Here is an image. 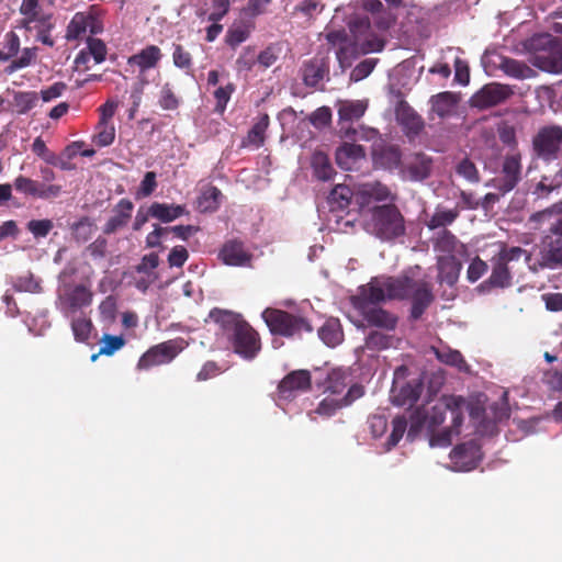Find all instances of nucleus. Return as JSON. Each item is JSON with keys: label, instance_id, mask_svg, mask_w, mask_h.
<instances>
[{"label": "nucleus", "instance_id": "obj_1", "mask_svg": "<svg viewBox=\"0 0 562 562\" xmlns=\"http://www.w3.org/2000/svg\"><path fill=\"white\" fill-rule=\"evenodd\" d=\"M392 299L412 300V314L418 317L431 302L432 295L425 282H413L407 277L382 276L360 286L358 294L351 297V304L353 313L362 316L369 325L391 330L396 326V317L378 307L376 304Z\"/></svg>", "mask_w": 562, "mask_h": 562}, {"label": "nucleus", "instance_id": "obj_2", "mask_svg": "<svg viewBox=\"0 0 562 562\" xmlns=\"http://www.w3.org/2000/svg\"><path fill=\"white\" fill-rule=\"evenodd\" d=\"M483 408L472 404L461 396H442L424 412H416L412 419L408 437H412L417 427L434 431L436 427L447 423L438 432L429 438L431 447H448L465 427V420L476 428L481 422Z\"/></svg>", "mask_w": 562, "mask_h": 562}, {"label": "nucleus", "instance_id": "obj_3", "mask_svg": "<svg viewBox=\"0 0 562 562\" xmlns=\"http://www.w3.org/2000/svg\"><path fill=\"white\" fill-rule=\"evenodd\" d=\"M323 394L318 406L310 413L312 419L314 415L329 417L350 405L363 395V387L353 381L349 369H334L325 381Z\"/></svg>", "mask_w": 562, "mask_h": 562}, {"label": "nucleus", "instance_id": "obj_4", "mask_svg": "<svg viewBox=\"0 0 562 562\" xmlns=\"http://www.w3.org/2000/svg\"><path fill=\"white\" fill-rule=\"evenodd\" d=\"M350 31L352 38L344 31H334L326 35L328 43L337 48L336 56L342 68L349 67L358 55L380 52L384 46L382 40L370 33V24L366 20L353 23Z\"/></svg>", "mask_w": 562, "mask_h": 562}, {"label": "nucleus", "instance_id": "obj_5", "mask_svg": "<svg viewBox=\"0 0 562 562\" xmlns=\"http://www.w3.org/2000/svg\"><path fill=\"white\" fill-rule=\"evenodd\" d=\"M209 319L218 326L222 335L227 338L234 351L245 359H252L260 350V341L256 331L239 315L218 308L209 314Z\"/></svg>", "mask_w": 562, "mask_h": 562}, {"label": "nucleus", "instance_id": "obj_6", "mask_svg": "<svg viewBox=\"0 0 562 562\" xmlns=\"http://www.w3.org/2000/svg\"><path fill=\"white\" fill-rule=\"evenodd\" d=\"M364 229L382 240H391L405 233L404 217L393 204L374 207L362 217Z\"/></svg>", "mask_w": 562, "mask_h": 562}, {"label": "nucleus", "instance_id": "obj_7", "mask_svg": "<svg viewBox=\"0 0 562 562\" xmlns=\"http://www.w3.org/2000/svg\"><path fill=\"white\" fill-rule=\"evenodd\" d=\"M553 40L549 34H540L528 41V48L535 50L530 63L548 72L562 71V53L552 47Z\"/></svg>", "mask_w": 562, "mask_h": 562}, {"label": "nucleus", "instance_id": "obj_8", "mask_svg": "<svg viewBox=\"0 0 562 562\" xmlns=\"http://www.w3.org/2000/svg\"><path fill=\"white\" fill-rule=\"evenodd\" d=\"M92 300L93 293L88 286L83 284H65L58 289L56 307L66 317H70L79 310L89 306Z\"/></svg>", "mask_w": 562, "mask_h": 562}, {"label": "nucleus", "instance_id": "obj_9", "mask_svg": "<svg viewBox=\"0 0 562 562\" xmlns=\"http://www.w3.org/2000/svg\"><path fill=\"white\" fill-rule=\"evenodd\" d=\"M262 318L272 334L293 336L303 330H312V327L304 318L280 310L266 308L262 312Z\"/></svg>", "mask_w": 562, "mask_h": 562}, {"label": "nucleus", "instance_id": "obj_10", "mask_svg": "<svg viewBox=\"0 0 562 562\" xmlns=\"http://www.w3.org/2000/svg\"><path fill=\"white\" fill-rule=\"evenodd\" d=\"M355 200L363 216L364 213H370L374 207H381L378 203L391 204L395 200V195L381 182H367L357 187Z\"/></svg>", "mask_w": 562, "mask_h": 562}, {"label": "nucleus", "instance_id": "obj_11", "mask_svg": "<svg viewBox=\"0 0 562 562\" xmlns=\"http://www.w3.org/2000/svg\"><path fill=\"white\" fill-rule=\"evenodd\" d=\"M186 348L182 339L168 340L148 349L138 360L139 370H148L151 367L161 366L172 361L179 352Z\"/></svg>", "mask_w": 562, "mask_h": 562}, {"label": "nucleus", "instance_id": "obj_12", "mask_svg": "<svg viewBox=\"0 0 562 562\" xmlns=\"http://www.w3.org/2000/svg\"><path fill=\"white\" fill-rule=\"evenodd\" d=\"M532 146L542 159H557L562 149V127L551 125L540 128L533 137Z\"/></svg>", "mask_w": 562, "mask_h": 562}, {"label": "nucleus", "instance_id": "obj_13", "mask_svg": "<svg viewBox=\"0 0 562 562\" xmlns=\"http://www.w3.org/2000/svg\"><path fill=\"white\" fill-rule=\"evenodd\" d=\"M87 30L92 34H98L103 30V25L93 8L87 12H77L72 16L67 26L66 38L68 41L77 40L86 34Z\"/></svg>", "mask_w": 562, "mask_h": 562}, {"label": "nucleus", "instance_id": "obj_14", "mask_svg": "<svg viewBox=\"0 0 562 562\" xmlns=\"http://www.w3.org/2000/svg\"><path fill=\"white\" fill-rule=\"evenodd\" d=\"M541 255L540 267L562 263V221H558L551 233L543 239Z\"/></svg>", "mask_w": 562, "mask_h": 562}, {"label": "nucleus", "instance_id": "obj_15", "mask_svg": "<svg viewBox=\"0 0 562 562\" xmlns=\"http://www.w3.org/2000/svg\"><path fill=\"white\" fill-rule=\"evenodd\" d=\"M311 386V375L306 370H297L288 374L278 386L279 398L289 401Z\"/></svg>", "mask_w": 562, "mask_h": 562}, {"label": "nucleus", "instance_id": "obj_16", "mask_svg": "<svg viewBox=\"0 0 562 562\" xmlns=\"http://www.w3.org/2000/svg\"><path fill=\"white\" fill-rule=\"evenodd\" d=\"M512 94V90L501 83H490L484 86L471 99L474 106L486 109L505 101Z\"/></svg>", "mask_w": 562, "mask_h": 562}, {"label": "nucleus", "instance_id": "obj_17", "mask_svg": "<svg viewBox=\"0 0 562 562\" xmlns=\"http://www.w3.org/2000/svg\"><path fill=\"white\" fill-rule=\"evenodd\" d=\"M23 25L29 32H35L36 40L45 45L53 46L54 42L49 36V32L54 27L52 14L35 13L23 18Z\"/></svg>", "mask_w": 562, "mask_h": 562}, {"label": "nucleus", "instance_id": "obj_18", "mask_svg": "<svg viewBox=\"0 0 562 562\" xmlns=\"http://www.w3.org/2000/svg\"><path fill=\"white\" fill-rule=\"evenodd\" d=\"M218 256L224 265L233 267H248L252 260V255L238 241L226 243Z\"/></svg>", "mask_w": 562, "mask_h": 562}, {"label": "nucleus", "instance_id": "obj_19", "mask_svg": "<svg viewBox=\"0 0 562 562\" xmlns=\"http://www.w3.org/2000/svg\"><path fill=\"white\" fill-rule=\"evenodd\" d=\"M521 171V156L519 153L507 155L502 167V183L497 187L503 192L510 191L519 181Z\"/></svg>", "mask_w": 562, "mask_h": 562}, {"label": "nucleus", "instance_id": "obj_20", "mask_svg": "<svg viewBox=\"0 0 562 562\" xmlns=\"http://www.w3.org/2000/svg\"><path fill=\"white\" fill-rule=\"evenodd\" d=\"M364 158L366 154L360 145L345 143L336 150V162L345 170L358 168Z\"/></svg>", "mask_w": 562, "mask_h": 562}, {"label": "nucleus", "instance_id": "obj_21", "mask_svg": "<svg viewBox=\"0 0 562 562\" xmlns=\"http://www.w3.org/2000/svg\"><path fill=\"white\" fill-rule=\"evenodd\" d=\"M459 256L438 255V280L440 283L453 285L461 270Z\"/></svg>", "mask_w": 562, "mask_h": 562}, {"label": "nucleus", "instance_id": "obj_22", "mask_svg": "<svg viewBox=\"0 0 562 562\" xmlns=\"http://www.w3.org/2000/svg\"><path fill=\"white\" fill-rule=\"evenodd\" d=\"M161 58V52L158 46L149 45L131 56L127 60L128 65L137 66L143 72L157 66Z\"/></svg>", "mask_w": 562, "mask_h": 562}, {"label": "nucleus", "instance_id": "obj_23", "mask_svg": "<svg viewBox=\"0 0 562 562\" xmlns=\"http://www.w3.org/2000/svg\"><path fill=\"white\" fill-rule=\"evenodd\" d=\"M133 203L130 200H121L114 210V215L106 222L104 226L105 234H112L117 229L124 227L132 215Z\"/></svg>", "mask_w": 562, "mask_h": 562}, {"label": "nucleus", "instance_id": "obj_24", "mask_svg": "<svg viewBox=\"0 0 562 562\" xmlns=\"http://www.w3.org/2000/svg\"><path fill=\"white\" fill-rule=\"evenodd\" d=\"M435 250L438 255L445 256H463L465 255V246L448 231L438 234L435 243Z\"/></svg>", "mask_w": 562, "mask_h": 562}, {"label": "nucleus", "instance_id": "obj_25", "mask_svg": "<svg viewBox=\"0 0 562 562\" xmlns=\"http://www.w3.org/2000/svg\"><path fill=\"white\" fill-rule=\"evenodd\" d=\"M494 56L499 60L497 66L509 77L516 79H527L535 76L532 68L519 60L497 55Z\"/></svg>", "mask_w": 562, "mask_h": 562}, {"label": "nucleus", "instance_id": "obj_26", "mask_svg": "<svg viewBox=\"0 0 562 562\" xmlns=\"http://www.w3.org/2000/svg\"><path fill=\"white\" fill-rule=\"evenodd\" d=\"M458 101L457 94L449 91L441 92L431 98V110L439 117H446L456 112Z\"/></svg>", "mask_w": 562, "mask_h": 562}, {"label": "nucleus", "instance_id": "obj_27", "mask_svg": "<svg viewBox=\"0 0 562 562\" xmlns=\"http://www.w3.org/2000/svg\"><path fill=\"white\" fill-rule=\"evenodd\" d=\"M430 173V160L424 156L414 157L403 170V177L412 181H420Z\"/></svg>", "mask_w": 562, "mask_h": 562}, {"label": "nucleus", "instance_id": "obj_28", "mask_svg": "<svg viewBox=\"0 0 562 562\" xmlns=\"http://www.w3.org/2000/svg\"><path fill=\"white\" fill-rule=\"evenodd\" d=\"M367 108V101L344 100L338 103V115L344 121L359 120L364 114Z\"/></svg>", "mask_w": 562, "mask_h": 562}, {"label": "nucleus", "instance_id": "obj_29", "mask_svg": "<svg viewBox=\"0 0 562 562\" xmlns=\"http://www.w3.org/2000/svg\"><path fill=\"white\" fill-rule=\"evenodd\" d=\"M150 216L158 218L161 222L169 223L180 217L184 213V207L181 205L153 203L148 209Z\"/></svg>", "mask_w": 562, "mask_h": 562}, {"label": "nucleus", "instance_id": "obj_30", "mask_svg": "<svg viewBox=\"0 0 562 562\" xmlns=\"http://www.w3.org/2000/svg\"><path fill=\"white\" fill-rule=\"evenodd\" d=\"M319 338L329 347H335L342 341L344 334L338 319H328L318 330Z\"/></svg>", "mask_w": 562, "mask_h": 562}, {"label": "nucleus", "instance_id": "obj_31", "mask_svg": "<svg viewBox=\"0 0 562 562\" xmlns=\"http://www.w3.org/2000/svg\"><path fill=\"white\" fill-rule=\"evenodd\" d=\"M311 165L313 173L318 180L328 181L335 173L328 157L321 151L314 153Z\"/></svg>", "mask_w": 562, "mask_h": 562}, {"label": "nucleus", "instance_id": "obj_32", "mask_svg": "<svg viewBox=\"0 0 562 562\" xmlns=\"http://www.w3.org/2000/svg\"><path fill=\"white\" fill-rule=\"evenodd\" d=\"M268 125L269 116L267 114L260 116L252 128L248 132V135L243 143L244 146H250L254 148L260 147L265 142V133Z\"/></svg>", "mask_w": 562, "mask_h": 562}, {"label": "nucleus", "instance_id": "obj_33", "mask_svg": "<svg viewBox=\"0 0 562 562\" xmlns=\"http://www.w3.org/2000/svg\"><path fill=\"white\" fill-rule=\"evenodd\" d=\"M437 359L442 363L454 366L460 371H467L468 366L458 350H452L448 347L432 348Z\"/></svg>", "mask_w": 562, "mask_h": 562}, {"label": "nucleus", "instance_id": "obj_34", "mask_svg": "<svg viewBox=\"0 0 562 562\" xmlns=\"http://www.w3.org/2000/svg\"><path fill=\"white\" fill-rule=\"evenodd\" d=\"M352 198H355V192L349 187L338 184L331 190L328 202L333 209L342 210L349 205Z\"/></svg>", "mask_w": 562, "mask_h": 562}, {"label": "nucleus", "instance_id": "obj_35", "mask_svg": "<svg viewBox=\"0 0 562 562\" xmlns=\"http://www.w3.org/2000/svg\"><path fill=\"white\" fill-rule=\"evenodd\" d=\"M221 203V191L215 187H209L202 191L198 199V207L201 212H213Z\"/></svg>", "mask_w": 562, "mask_h": 562}, {"label": "nucleus", "instance_id": "obj_36", "mask_svg": "<svg viewBox=\"0 0 562 562\" xmlns=\"http://www.w3.org/2000/svg\"><path fill=\"white\" fill-rule=\"evenodd\" d=\"M115 134L116 131L114 123L98 122L95 126L93 142L100 147L110 146L115 139Z\"/></svg>", "mask_w": 562, "mask_h": 562}, {"label": "nucleus", "instance_id": "obj_37", "mask_svg": "<svg viewBox=\"0 0 562 562\" xmlns=\"http://www.w3.org/2000/svg\"><path fill=\"white\" fill-rule=\"evenodd\" d=\"M250 34V26L243 23H234L227 31L226 43L236 47L245 42Z\"/></svg>", "mask_w": 562, "mask_h": 562}, {"label": "nucleus", "instance_id": "obj_38", "mask_svg": "<svg viewBox=\"0 0 562 562\" xmlns=\"http://www.w3.org/2000/svg\"><path fill=\"white\" fill-rule=\"evenodd\" d=\"M458 216V212L456 210H447L442 207H437L432 216L427 223V226L430 229H435L441 226H446L451 224Z\"/></svg>", "mask_w": 562, "mask_h": 562}, {"label": "nucleus", "instance_id": "obj_39", "mask_svg": "<svg viewBox=\"0 0 562 562\" xmlns=\"http://www.w3.org/2000/svg\"><path fill=\"white\" fill-rule=\"evenodd\" d=\"M37 94L34 91L14 93V108L18 113L24 114L35 106Z\"/></svg>", "mask_w": 562, "mask_h": 562}, {"label": "nucleus", "instance_id": "obj_40", "mask_svg": "<svg viewBox=\"0 0 562 562\" xmlns=\"http://www.w3.org/2000/svg\"><path fill=\"white\" fill-rule=\"evenodd\" d=\"M510 279L512 277L507 266L504 265V262L497 260L493 268L488 282L494 286L506 288L510 284Z\"/></svg>", "mask_w": 562, "mask_h": 562}, {"label": "nucleus", "instance_id": "obj_41", "mask_svg": "<svg viewBox=\"0 0 562 562\" xmlns=\"http://www.w3.org/2000/svg\"><path fill=\"white\" fill-rule=\"evenodd\" d=\"M101 348L99 355L112 356L120 350L124 345L125 340L122 336L103 335L101 339Z\"/></svg>", "mask_w": 562, "mask_h": 562}, {"label": "nucleus", "instance_id": "obj_42", "mask_svg": "<svg viewBox=\"0 0 562 562\" xmlns=\"http://www.w3.org/2000/svg\"><path fill=\"white\" fill-rule=\"evenodd\" d=\"M71 329L77 341H86L91 333L92 323L89 318L78 317L71 322Z\"/></svg>", "mask_w": 562, "mask_h": 562}, {"label": "nucleus", "instance_id": "obj_43", "mask_svg": "<svg viewBox=\"0 0 562 562\" xmlns=\"http://www.w3.org/2000/svg\"><path fill=\"white\" fill-rule=\"evenodd\" d=\"M392 345L393 337L379 331H373L366 339V347L369 349H385Z\"/></svg>", "mask_w": 562, "mask_h": 562}, {"label": "nucleus", "instance_id": "obj_44", "mask_svg": "<svg viewBox=\"0 0 562 562\" xmlns=\"http://www.w3.org/2000/svg\"><path fill=\"white\" fill-rule=\"evenodd\" d=\"M159 104L164 110H175L179 105V99L176 97L169 83H166L161 87Z\"/></svg>", "mask_w": 562, "mask_h": 562}, {"label": "nucleus", "instance_id": "obj_45", "mask_svg": "<svg viewBox=\"0 0 562 562\" xmlns=\"http://www.w3.org/2000/svg\"><path fill=\"white\" fill-rule=\"evenodd\" d=\"M481 459H450L443 467L454 472H469L476 469Z\"/></svg>", "mask_w": 562, "mask_h": 562}, {"label": "nucleus", "instance_id": "obj_46", "mask_svg": "<svg viewBox=\"0 0 562 562\" xmlns=\"http://www.w3.org/2000/svg\"><path fill=\"white\" fill-rule=\"evenodd\" d=\"M235 90L233 83H227L224 87H220L214 91V98L216 100V111L223 113L226 105Z\"/></svg>", "mask_w": 562, "mask_h": 562}, {"label": "nucleus", "instance_id": "obj_47", "mask_svg": "<svg viewBox=\"0 0 562 562\" xmlns=\"http://www.w3.org/2000/svg\"><path fill=\"white\" fill-rule=\"evenodd\" d=\"M406 430V420L402 417H396L392 422V432L386 441L387 450L396 446L403 438Z\"/></svg>", "mask_w": 562, "mask_h": 562}, {"label": "nucleus", "instance_id": "obj_48", "mask_svg": "<svg viewBox=\"0 0 562 562\" xmlns=\"http://www.w3.org/2000/svg\"><path fill=\"white\" fill-rule=\"evenodd\" d=\"M36 57V48H24L21 56L11 63L8 67V72L12 74L18 69L27 67Z\"/></svg>", "mask_w": 562, "mask_h": 562}, {"label": "nucleus", "instance_id": "obj_49", "mask_svg": "<svg viewBox=\"0 0 562 562\" xmlns=\"http://www.w3.org/2000/svg\"><path fill=\"white\" fill-rule=\"evenodd\" d=\"M88 53L93 57L97 64L102 63L106 56V47L105 44L99 38H89L88 40Z\"/></svg>", "mask_w": 562, "mask_h": 562}, {"label": "nucleus", "instance_id": "obj_50", "mask_svg": "<svg viewBox=\"0 0 562 562\" xmlns=\"http://www.w3.org/2000/svg\"><path fill=\"white\" fill-rule=\"evenodd\" d=\"M231 0H212L211 13L207 18L209 21L218 22L228 12Z\"/></svg>", "mask_w": 562, "mask_h": 562}, {"label": "nucleus", "instance_id": "obj_51", "mask_svg": "<svg viewBox=\"0 0 562 562\" xmlns=\"http://www.w3.org/2000/svg\"><path fill=\"white\" fill-rule=\"evenodd\" d=\"M19 291L37 293L41 291V281L32 274L23 276L15 282Z\"/></svg>", "mask_w": 562, "mask_h": 562}, {"label": "nucleus", "instance_id": "obj_52", "mask_svg": "<svg viewBox=\"0 0 562 562\" xmlns=\"http://www.w3.org/2000/svg\"><path fill=\"white\" fill-rule=\"evenodd\" d=\"M525 255V259L527 262L530 261V255L526 254L524 249L520 247H512V248H502L498 254L497 260L504 262L507 266L509 261L516 260L520 258V256Z\"/></svg>", "mask_w": 562, "mask_h": 562}, {"label": "nucleus", "instance_id": "obj_53", "mask_svg": "<svg viewBox=\"0 0 562 562\" xmlns=\"http://www.w3.org/2000/svg\"><path fill=\"white\" fill-rule=\"evenodd\" d=\"M27 228L35 237H45L53 228V222L50 220H33L29 222Z\"/></svg>", "mask_w": 562, "mask_h": 562}, {"label": "nucleus", "instance_id": "obj_54", "mask_svg": "<svg viewBox=\"0 0 562 562\" xmlns=\"http://www.w3.org/2000/svg\"><path fill=\"white\" fill-rule=\"evenodd\" d=\"M375 66L374 59H366L361 61L357 67L351 71L350 79L352 81H360L368 77Z\"/></svg>", "mask_w": 562, "mask_h": 562}, {"label": "nucleus", "instance_id": "obj_55", "mask_svg": "<svg viewBox=\"0 0 562 562\" xmlns=\"http://www.w3.org/2000/svg\"><path fill=\"white\" fill-rule=\"evenodd\" d=\"M487 271V265L480 258H475L471 261L467 277L470 282L477 281Z\"/></svg>", "mask_w": 562, "mask_h": 562}, {"label": "nucleus", "instance_id": "obj_56", "mask_svg": "<svg viewBox=\"0 0 562 562\" xmlns=\"http://www.w3.org/2000/svg\"><path fill=\"white\" fill-rule=\"evenodd\" d=\"M457 172L458 175L462 176L469 181L476 182L479 181V173L477 169L474 166L473 162H471L468 159H463L458 166H457Z\"/></svg>", "mask_w": 562, "mask_h": 562}, {"label": "nucleus", "instance_id": "obj_57", "mask_svg": "<svg viewBox=\"0 0 562 562\" xmlns=\"http://www.w3.org/2000/svg\"><path fill=\"white\" fill-rule=\"evenodd\" d=\"M189 254L183 246H176L171 249L168 256V263L170 267H182L188 260Z\"/></svg>", "mask_w": 562, "mask_h": 562}, {"label": "nucleus", "instance_id": "obj_58", "mask_svg": "<svg viewBox=\"0 0 562 562\" xmlns=\"http://www.w3.org/2000/svg\"><path fill=\"white\" fill-rule=\"evenodd\" d=\"M159 265V257L156 254H149L143 257L140 263L137 266V272L148 276L154 273V270Z\"/></svg>", "mask_w": 562, "mask_h": 562}, {"label": "nucleus", "instance_id": "obj_59", "mask_svg": "<svg viewBox=\"0 0 562 562\" xmlns=\"http://www.w3.org/2000/svg\"><path fill=\"white\" fill-rule=\"evenodd\" d=\"M14 186L18 191L36 196L38 182L21 176L15 179Z\"/></svg>", "mask_w": 562, "mask_h": 562}, {"label": "nucleus", "instance_id": "obj_60", "mask_svg": "<svg viewBox=\"0 0 562 562\" xmlns=\"http://www.w3.org/2000/svg\"><path fill=\"white\" fill-rule=\"evenodd\" d=\"M99 311L104 321H113L116 312L115 300L112 296H108L100 303Z\"/></svg>", "mask_w": 562, "mask_h": 562}, {"label": "nucleus", "instance_id": "obj_61", "mask_svg": "<svg viewBox=\"0 0 562 562\" xmlns=\"http://www.w3.org/2000/svg\"><path fill=\"white\" fill-rule=\"evenodd\" d=\"M173 64L179 68H189L191 66V56L188 52H186L180 45L175 47L173 54Z\"/></svg>", "mask_w": 562, "mask_h": 562}, {"label": "nucleus", "instance_id": "obj_62", "mask_svg": "<svg viewBox=\"0 0 562 562\" xmlns=\"http://www.w3.org/2000/svg\"><path fill=\"white\" fill-rule=\"evenodd\" d=\"M156 186H157L156 175L154 172L149 171L145 175L137 194L140 196H148L153 193Z\"/></svg>", "mask_w": 562, "mask_h": 562}, {"label": "nucleus", "instance_id": "obj_63", "mask_svg": "<svg viewBox=\"0 0 562 562\" xmlns=\"http://www.w3.org/2000/svg\"><path fill=\"white\" fill-rule=\"evenodd\" d=\"M371 434L374 437H380L386 430L387 422L384 416L374 415L369 419Z\"/></svg>", "mask_w": 562, "mask_h": 562}, {"label": "nucleus", "instance_id": "obj_64", "mask_svg": "<svg viewBox=\"0 0 562 562\" xmlns=\"http://www.w3.org/2000/svg\"><path fill=\"white\" fill-rule=\"evenodd\" d=\"M543 382L552 390L562 392V372L548 371L543 375Z\"/></svg>", "mask_w": 562, "mask_h": 562}]
</instances>
